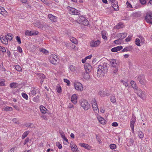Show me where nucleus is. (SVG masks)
I'll use <instances>...</instances> for the list:
<instances>
[{
    "mask_svg": "<svg viewBox=\"0 0 152 152\" xmlns=\"http://www.w3.org/2000/svg\"><path fill=\"white\" fill-rule=\"evenodd\" d=\"M108 66V64L106 62L98 66L97 72V76L98 77H101L103 76L104 73L107 71Z\"/></svg>",
    "mask_w": 152,
    "mask_h": 152,
    "instance_id": "1",
    "label": "nucleus"
},
{
    "mask_svg": "<svg viewBox=\"0 0 152 152\" xmlns=\"http://www.w3.org/2000/svg\"><path fill=\"white\" fill-rule=\"evenodd\" d=\"M80 104L85 110H87L90 108L91 106L88 102L85 99H81L80 101Z\"/></svg>",
    "mask_w": 152,
    "mask_h": 152,
    "instance_id": "2",
    "label": "nucleus"
},
{
    "mask_svg": "<svg viewBox=\"0 0 152 152\" xmlns=\"http://www.w3.org/2000/svg\"><path fill=\"white\" fill-rule=\"evenodd\" d=\"M77 22L80 24L87 26L89 24V22L86 18L83 16H79L77 20Z\"/></svg>",
    "mask_w": 152,
    "mask_h": 152,
    "instance_id": "3",
    "label": "nucleus"
},
{
    "mask_svg": "<svg viewBox=\"0 0 152 152\" xmlns=\"http://www.w3.org/2000/svg\"><path fill=\"white\" fill-rule=\"evenodd\" d=\"M50 62L53 64H56L58 63V58L56 55L54 54H52L49 58Z\"/></svg>",
    "mask_w": 152,
    "mask_h": 152,
    "instance_id": "4",
    "label": "nucleus"
},
{
    "mask_svg": "<svg viewBox=\"0 0 152 152\" xmlns=\"http://www.w3.org/2000/svg\"><path fill=\"white\" fill-rule=\"evenodd\" d=\"M145 20L148 23L152 24V12L146 13L145 18Z\"/></svg>",
    "mask_w": 152,
    "mask_h": 152,
    "instance_id": "5",
    "label": "nucleus"
},
{
    "mask_svg": "<svg viewBox=\"0 0 152 152\" xmlns=\"http://www.w3.org/2000/svg\"><path fill=\"white\" fill-rule=\"evenodd\" d=\"M75 87L76 89L78 91H82L83 90L82 84L78 82H75L74 84Z\"/></svg>",
    "mask_w": 152,
    "mask_h": 152,
    "instance_id": "6",
    "label": "nucleus"
},
{
    "mask_svg": "<svg viewBox=\"0 0 152 152\" xmlns=\"http://www.w3.org/2000/svg\"><path fill=\"white\" fill-rule=\"evenodd\" d=\"M137 79L141 84L143 85L145 84L146 81L145 79V76L143 75H139L137 78Z\"/></svg>",
    "mask_w": 152,
    "mask_h": 152,
    "instance_id": "7",
    "label": "nucleus"
},
{
    "mask_svg": "<svg viewBox=\"0 0 152 152\" xmlns=\"http://www.w3.org/2000/svg\"><path fill=\"white\" fill-rule=\"evenodd\" d=\"M39 33V32L37 31H29L27 30L25 32V34L26 35L32 36L37 35Z\"/></svg>",
    "mask_w": 152,
    "mask_h": 152,
    "instance_id": "8",
    "label": "nucleus"
},
{
    "mask_svg": "<svg viewBox=\"0 0 152 152\" xmlns=\"http://www.w3.org/2000/svg\"><path fill=\"white\" fill-rule=\"evenodd\" d=\"M68 9L70 14L78 15L79 14L78 11L73 8L69 7Z\"/></svg>",
    "mask_w": 152,
    "mask_h": 152,
    "instance_id": "9",
    "label": "nucleus"
},
{
    "mask_svg": "<svg viewBox=\"0 0 152 152\" xmlns=\"http://www.w3.org/2000/svg\"><path fill=\"white\" fill-rule=\"evenodd\" d=\"M84 68L86 72H90L92 69L91 66L89 63H86L84 65Z\"/></svg>",
    "mask_w": 152,
    "mask_h": 152,
    "instance_id": "10",
    "label": "nucleus"
},
{
    "mask_svg": "<svg viewBox=\"0 0 152 152\" xmlns=\"http://www.w3.org/2000/svg\"><path fill=\"white\" fill-rule=\"evenodd\" d=\"M118 61L115 59H111L110 61V62L111 66L113 67H116L118 65Z\"/></svg>",
    "mask_w": 152,
    "mask_h": 152,
    "instance_id": "11",
    "label": "nucleus"
},
{
    "mask_svg": "<svg viewBox=\"0 0 152 152\" xmlns=\"http://www.w3.org/2000/svg\"><path fill=\"white\" fill-rule=\"evenodd\" d=\"M111 4L113 7L115 11H118L119 10V7L118 5V3L117 1L113 0L111 2Z\"/></svg>",
    "mask_w": 152,
    "mask_h": 152,
    "instance_id": "12",
    "label": "nucleus"
},
{
    "mask_svg": "<svg viewBox=\"0 0 152 152\" xmlns=\"http://www.w3.org/2000/svg\"><path fill=\"white\" fill-rule=\"evenodd\" d=\"M100 42L99 40L94 41L91 42L90 45L92 47H96L98 46L100 44Z\"/></svg>",
    "mask_w": 152,
    "mask_h": 152,
    "instance_id": "13",
    "label": "nucleus"
},
{
    "mask_svg": "<svg viewBox=\"0 0 152 152\" xmlns=\"http://www.w3.org/2000/svg\"><path fill=\"white\" fill-rule=\"evenodd\" d=\"M123 48V47L121 46H118L115 47L111 49V51L112 52H115L120 51Z\"/></svg>",
    "mask_w": 152,
    "mask_h": 152,
    "instance_id": "14",
    "label": "nucleus"
},
{
    "mask_svg": "<svg viewBox=\"0 0 152 152\" xmlns=\"http://www.w3.org/2000/svg\"><path fill=\"white\" fill-rule=\"evenodd\" d=\"M0 39L1 42H2L3 44L6 45H7L8 44V40L6 38V37H5V36H3L2 37H1Z\"/></svg>",
    "mask_w": 152,
    "mask_h": 152,
    "instance_id": "15",
    "label": "nucleus"
},
{
    "mask_svg": "<svg viewBox=\"0 0 152 152\" xmlns=\"http://www.w3.org/2000/svg\"><path fill=\"white\" fill-rule=\"evenodd\" d=\"M127 33H120L118 34L117 37L121 40L126 37L127 36Z\"/></svg>",
    "mask_w": 152,
    "mask_h": 152,
    "instance_id": "16",
    "label": "nucleus"
},
{
    "mask_svg": "<svg viewBox=\"0 0 152 152\" xmlns=\"http://www.w3.org/2000/svg\"><path fill=\"white\" fill-rule=\"evenodd\" d=\"M48 18L53 22H56L57 20V17L51 14L48 15Z\"/></svg>",
    "mask_w": 152,
    "mask_h": 152,
    "instance_id": "17",
    "label": "nucleus"
},
{
    "mask_svg": "<svg viewBox=\"0 0 152 152\" xmlns=\"http://www.w3.org/2000/svg\"><path fill=\"white\" fill-rule=\"evenodd\" d=\"M79 145L81 147H83L89 150L91 148V147L90 145L86 143H80L79 144Z\"/></svg>",
    "mask_w": 152,
    "mask_h": 152,
    "instance_id": "18",
    "label": "nucleus"
},
{
    "mask_svg": "<svg viewBox=\"0 0 152 152\" xmlns=\"http://www.w3.org/2000/svg\"><path fill=\"white\" fill-rule=\"evenodd\" d=\"M77 96H72L71 101L74 104H76L77 102Z\"/></svg>",
    "mask_w": 152,
    "mask_h": 152,
    "instance_id": "19",
    "label": "nucleus"
},
{
    "mask_svg": "<svg viewBox=\"0 0 152 152\" xmlns=\"http://www.w3.org/2000/svg\"><path fill=\"white\" fill-rule=\"evenodd\" d=\"M0 13L3 15H6L7 14V12L3 7H0Z\"/></svg>",
    "mask_w": 152,
    "mask_h": 152,
    "instance_id": "20",
    "label": "nucleus"
},
{
    "mask_svg": "<svg viewBox=\"0 0 152 152\" xmlns=\"http://www.w3.org/2000/svg\"><path fill=\"white\" fill-rule=\"evenodd\" d=\"M134 92L137 95H140L141 94H145L139 88H137L134 90Z\"/></svg>",
    "mask_w": 152,
    "mask_h": 152,
    "instance_id": "21",
    "label": "nucleus"
},
{
    "mask_svg": "<svg viewBox=\"0 0 152 152\" xmlns=\"http://www.w3.org/2000/svg\"><path fill=\"white\" fill-rule=\"evenodd\" d=\"M40 109L42 113L45 114L48 111L47 109L44 106L41 105L40 106Z\"/></svg>",
    "mask_w": 152,
    "mask_h": 152,
    "instance_id": "22",
    "label": "nucleus"
},
{
    "mask_svg": "<svg viewBox=\"0 0 152 152\" xmlns=\"http://www.w3.org/2000/svg\"><path fill=\"white\" fill-rule=\"evenodd\" d=\"M71 143L72 142H71L70 143V147L71 150L73 151H76L77 149V147L74 144H72ZM72 143H73L72 142Z\"/></svg>",
    "mask_w": 152,
    "mask_h": 152,
    "instance_id": "23",
    "label": "nucleus"
},
{
    "mask_svg": "<svg viewBox=\"0 0 152 152\" xmlns=\"http://www.w3.org/2000/svg\"><path fill=\"white\" fill-rule=\"evenodd\" d=\"M10 87L13 88H17L19 84L17 83H10Z\"/></svg>",
    "mask_w": 152,
    "mask_h": 152,
    "instance_id": "24",
    "label": "nucleus"
},
{
    "mask_svg": "<svg viewBox=\"0 0 152 152\" xmlns=\"http://www.w3.org/2000/svg\"><path fill=\"white\" fill-rule=\"evenodd\" d=\"M92 106L93 110L95 113H97L99 112V109L97 104H92Z\"/></svg>",
    "mask_w": 152,
    "mask_h": 152,
    "instance_id": "25",
    "label": "nucleus"
},
{
    "mask_svg": "<svg viewBox=\"0 0 152 152\" xmlns=\"http://www.w3.org/2000/svg\"><path fill=\"white\" fill-rule=\"evenodd\" d=\"M34 25L35 26L39 28H41L42 27V23H41L40 22H37L34 23Z\"/></svg>",
    "mask_w": 152,
    "mask_h": 152,
    "instance_id": "26",
    "label": "nucleus"
},
{
    "mask_svg": "<svg viewBox=\"0 0 152 152\" xmlns=\"http://www.w3.org/2000/svg\"><path fill=\"white\" fill-rule=\"evenodd\" d=\"M89 72H86L84 73L83 77L86 79H89L90 78V76L88 73Z\"/></svg>",
    "mask_w": 152,
    "mask_h": 152,
    "instance_id": "27",
    "label": "nucleus"
},
{
    "mask_svg": "<svg viewBox=\"0 0 152 152\" xmlns=\"http://www.w3.org/2000/svg\"><path fill=\"white\" fill-rule=\"evenodd\" d=\"M41 52H42L45 54H47L48 53V52L44 48H41L40 49Z\"/></svg>",
    "mask_w": 152,
    "mask_h": 152,
    "instance_id": "28",
    "label": "nucleus"
},
{
    "mask_svg": "<svg viewBox=\"0 0 152 152\" xmlns=\"http://www.w3.org/2000/svg\"><path fill=\"white\" fill-rule=\"evenodd\" d=\"M131 84L132 87L135 90V89H136L137 88V87L136 86V84L135 82H134L133 80L131 81L130 82Z\"/></svg>",
    "mask_w": 152,
    "mask_h": 152,
    "instance_id": "29",
    "label": "nucleus"
},
{
    "mask_svg": "<svg viewBox=\"0 0 152 152\" xmlns=\"http://www.w3.org/2000/svg\"><path fill=\"white\" fill-rule=\"evenodd\" d=\"M42 30H45L46 29H48L49 27H50V26H48V25L46 24L45 23H42Z\"/></svg>",
    "mask_w": 152,
    "mask_h": 152,
    "instance_id": "30",
    "label": "nucleus"
},
{
    "mask_svg": "<svg viewBox=\"0 0 152 152\" xmlns=\"http://www.w3.org/2000/svg\"><path fill=\"white\" fill-rule=\"evenodd\" d=\"M70 39L71 42L75 44H77V40L75 38L73 37H70Z\"/></svg>",
    "mask_w": 152,
    "mask_h": 152,
    "instance_id": "31",
    "label": "nucleus"
},
{
    "mask_svg": "<svg viewBox=\"0 0 152 152\" xmlns=\"http://www.w3.org/2000/svg\"><path fill=\"white\" fill-rule=\"evenodd\" d=\"M134 119H135L134 121L132 120V121H131V122H130V127L131 128L132 131H134V124L135 121V118Z\"/></svg>",
    "mask_w": 152,
    "mask_h": 152,
    "instance_id": "32",
    "label": "nucleus"
},
{
    "mask_svg": "<svg viewBox=\"0 0 152 152\" xmlns=\"http://www.w3.org/2000/svg\"><path fill=\"white\" fill-rule=\"evenodd\" d=\"M7 39L11 41L12 39V34H8L7 36H5Z\"/></svg>",
    "mask_w": 152,
    "mask_h": 152,
    "instance_id": "33",
    "label": "nucleus"
},
{
    "mask_svg": "<svg viewBox=\"0 0 152 152\" xmlns=\"http://www.w3.org/2000/svg\"><path fill=\"white\" fill-rule=\"evenodd\" d=\"M29 133V131H26L24 132L22 136V138L23 139H24Z\"/></svg>",
    "mask_w": 152,
    "mask_h": 152,
    "instance_id": "34",
    "label": "nucleus"
},
{
    "mask_svg": "<svg viewBox=\"0 0 152 152\" xmlns=\"http://www.w3.org/2000/svg\"><path fill=\"white\" fill-rule=\"evenodd\" d=\"M25 126L27 127H28L30 126L31 128H33L34 126V125L32 123H27L25 124Z\"/></svg>",
    "mask_w": 152,
    "mask_h": 152,
    "instance_id": "35",
    "label": "nucleus"
},
{
    "mask_svg": "<svg viewBox=\"0 0 152 152\" xmlns=\"http://www.w3.org/2000/svg\"><path fill=\"white\" fill-rule=\"evenodd\" d=\"M106 32L104 31H103L102 32V37L103 39H107V37L106 36Z\"/></svg>",
    "mask_w": 152,
    "mask_h": 152,
    "instance_id": "36",
    "label": "nucleus"
},
{
    "mask_svg": "<svg viewBox=\"0 0 152 152\" xmlns=\"http://www.w3.org/2000/svg\"><path fill=\"white\" fill-rule=\"evenodd\" d=\"M69 69L72 72H74L76 69V67L73 65H71L69 66Z\"/></svg>",
    "mask_w": 152,
    "mask_h": 152,
    "instance_id": "37",
    "label": "nucleus"
},
{
    "mask_svg": "<svg viewBox=\"0 0 152 152\" xmlns=\"http://www.w3.org/2000/svg\"><path fill=\"white\" fill-rule=\"evenodd\" d=\"M15 69L18 72H20L21 71L22 69L21 67L18 65H16L15 66Z\"/></svg>",
    "mask_w": 152,
    "mask_h": 152,
    "instance_id": "38",
    "label": "nucleus"
},
{
    "mask_svg": "<svg viewBox=\"0 0 152 152\" xmlns=\"http://www.w3.org/2000/svg\"><path fill=\"white\" fill-rule=\"evenodd\" d=\"M61 137L64 141H66L67 142H68V140L65 137V134L63 132V133H61Z\"/></svg>",
    "mask_w": 152,
    "mask_h": 152,
    "instance_id": "39",
    "label": "nucleus"
},
{
    "mask_svg": "<svg viewBox=\"0 0 152 152\" xmlns=\"http://www.w3.org/2000/svg\"><path fill=\"white\" fill-rule=\"evenodd\" d=\"M98 119L101 124H106V121L103 118L101 117L100 119Z\"/></svg>",
    "mask_w": 152,
    "mask_h": 152,
    "instance_id": "40",
    "label": "nucleus"
},
{
    "mask_svg": "<svg viewBox=\"0 0 152 152\" xmlns=\"http://www.w3.org/2000/svg\"><path fill=\"white\" fill-rule=\"evenodd\" d=\"M110 99L112 102L115 103L116 101V99L114 96H112L110 97Z\"/></svg>",
    "mask_w": 152,
    "mask_h": 152,
    "instance_id": "41",
    "label": "nucleus"
},
{
    "mask_svg": "<svg viewBox=\"0 0 152 152\" xmlns=\"http://www.w3.org/2000/svg\"><path fill=\"white\" fill-rule=\"evenodd\" d=\"M125 51L126 52L127 51H129L132 50V48L131 46H129L128 47H126L125 48Z\"/></svg>",
    "mask_w": 152,
    "mask_h": 152,
    "instance_id": "42",
    "label": "nucleus"
},
{
    "mask_svg": "<svg viewBox=\"0 0 152 152\" xmlns=\"http://www.w3.org/2000/svg\"><path fill=\"white\" fill-rule=\"evenodd\" d=\"M134 142V141L133 138H131L130 139V140L129 141V143L130 146H132L133 145Z\"/></svg>",
    "mask_w": 152,
    "mask_h": 152,
    "instance_id": "43",
    "label": "nucleus"
},
{
    "mask_svg": "<svg viewBox=\"0 0 152 152\" xmlns=\"http://www.w3.org/2000/svg\"><path fill=\"white\" fill-rule=\"evenodd\" d=\"M138 135L139 137L141 139L144 136L143 133L141 131H139L138 132Z\"/></svg>",
    "mask_w": 152,
    "mask_h": 152,
    "instance_id": "44",
    "label": "nucleus"
},
{
    "mask_svg": "<svg viewBox=\"0 0 152 152\" xmlns=\"http://www.w3.org/2000/svg\"><path fill=\"white\" fill-rule=\"evenodd\" d=\"M123 26V24L118 23L117 25L115 26V28L118 29H119L120 28H122Z\"/></svg>",
    "mask_w": 152,
    "mask_h": 152,
    "instance_id": "45",
    "label": "nucleus"
},
{
    "mask_svg": "<svg viewBox=\"0 0 152 152\" xmlns=\"http://www.w3.org/2000/svg\"><path fill=\"white\" fill-rule=\"evenodd\" d=\"M110 148L111 149L113 150L115 149L116 145L115 144H111L110 145Z\"/></svg>",
    "mask_w": 152,
    "mask_h": 152,
    "instance_id": "46",
    "label": "nucleus"
},
{
    "mask_svg": "<svg viewBox=\"0 0 152 152\" xmlns=\"http://www.w3.org/2000/svg\"><path fill=\"white\" fill-rule=\"evenodd\" d=\"M140 39H139L137 38L136 39L135 41V43L138 46H140Z\"/></svg>",
    "mask_w": 152,
    "mask_h": 152,
    "instance_id": "47",
    "label": "nucleus"
},
{
    "mask_svg": "<svg viewBox=\"0 0 152 152\" xmlns=\"http://www.w3.org/2000/svg\"><path fill=\"white\" fill-rule=\"evenodd\" d=\"M121 40L119 39L114 41V43L116 44H121Z\"/></svg>",
    "mask_w": 152,
    "mask_h": 152,
    "instance_id": "48",
    "label": "nucleus"
},
{
    "mask_svg": "<svg viewBox=\"0 0 152 152\" xmlns=\"http://www.w3.org/2000/svg\"><path fill=\"white\" fill-rule=\"evenodd\" d=\"M56 146L58 147V148L61 149L62 148V146L60 143L58 142H57L56 143Z\"/></svg>",
    "mask_w": 152,
    "mask_h": 152,
    "instance_id": "49",
    "label": "nucleus"
},
{
    "mask_svg": "<svg viewBox=\"0 0 152 152\" xmlns=\"http://www.w3.org/2000/svg\"><path fill=\"white\" fill-rule=\"evenodd\" d=\"M125 86L127 87L128 86V84L127 82L123 80H121L120 81Z\"/></svg>",
    "mask_w": 152,
    "mask_h": 152,
    "instance_id": "50",
    "label": "nucleus"
},
{
    "mask_svg": "<svg viewBox=\"0 0 152 152\" xmlns=\"http://www.w3.org/2000/svg\"><path fill=\"white\" fill-rule=\"evenodd\" d=\"M0 70L2 71H5L6 69L3 66V63H1V65L0 66Z\"/></svg>",
    "mask_w": 152,
    "mask_h": 152,
    "instance_id": "51",
    "label": "nucleus"
},
{
    "mask_svg": "<svg viewBox=\"0 0 152 152\" xmlns=\"http://www.w3.org/2000/svg\"><path fill=\"white\" fill-rule=\"evenodd\" d=\"M4 110L6 111L12 110V108L11 107H6L4 108Z\"/></svg>",
    "mask_w": 152,
    "mask_h": 152,
    "instance_id": "52",
    "label": "nucleus"
},
{
    "mask_svg": "<svg viewBox=\"0 0 152 152\" xmlns=\"http://www.w3.org/2000/svg\"><path fill=\"white\" fill-rule=\"evenodd\" d=\"M64 81L67 83V85L68 86H69L70 84V82L69 80L66 79H64Z\"/></svg>",
    "mask_w": 152,
    "mask_h": 152,
    "instance_id": "53",
    "label": "nucleus"
},
{
    "mask_svg": "<svg viewBox=\"0 0 152 152\" xmlns=\"http://www.w3.org/2000/svg\"><path fill=\"white\" fill-rule=\"evenodd\" d=\"M0 50L3 52H5L6 50L5 48L4 47H0Z\"/></svg>",
    "mask_w": 152,
    "mask_h": 152,
    "instance_id": "54",
    "label": "nucleus"
},
{
    "mask_svg": "<svg viewBox=\"0 0 152 152\" xmlns=\"http://www.w3.org/2000/svg\"><path fill=\"white\" fill-rule=\"evenodd\" d=\"M16 39L19 44L21 43V41L20 37H19L17 36L16 37Z\"/></svg>",
    "mask_w": 152,
    "mask_h": 152,
    "instance_id": "55",
    "label": "nucleus"
},
{
    "mask_svg": "<svg viewBox=\"0 0 152 152\" xmlns=\"http://www.w3.org/2000/svg\"><path fill=\"white\" fill-rule=\"evenodd\" d=\"M68 46H67V47H69V46L71 48H74L75 47V46L72 43H69L68 44Z\"/></svg>",
    "mask_w": 152,
    "mask_h": 152,
    "instance_id": "56",
    "label": "nucleus"
},
{
    "mask_svg": "<svg viewBox=\"0 0 152 152\" xmlns=\"http://www.w3.org/2000/svg\"><path fill=\"white\" fill-rule=\"evenodd\" d=\"M39 96H37L36 97L34 98L33 100L35 102H37L39 100Z\"/></svg>",
    "mask_w": 152,
    "mask_h": 152,
    "instance_id": "57",
    "label": "nucleus"
},
{
    "mask_svg": "<svg viewBox=\"0 0 152 152\" xmlns=\"http://www.w3.org/2000/svg\"><path fill=\"white\" fill-rule=\"evenodd\" d=\"M29 141V139L28 137H27L24 141V144L25 145L26 144L27 142H28Z\"/></svg>",
    "mask_w": 152,
    "mask_h": 152,
    "instance_id": "58",
    "label": "nucleus"
},
{
    "mask_svg": "<svg viewBox=\"0 0 152 152\" xmlns=\"http://www.w3.org/2000/svg\"><path fill=\"white\" fill-rule=\"evenodd\" d=\"M17 49L18 51L20 53H21L22 52V50L20 46H18L17 47Z\"/></svg>",
    "mask_w": 152,
    "mask_h": 152,
    "instance_id": "59",
    "label": "nucleus"
},
{
    "mask_svg": "<svg viewBox=\"0 0 152 152\" xmlns=\"http://www.w3.org/2000/svg\"><path fill=\"white\" fill-rule=\"evenodd\" d=\"M12 121L14 123L18 124L19 122L18 121V119L16 118H14L12 120Z\"/></svg>",
    "mask_w": 152,
    "mask_h": 152,
    "instance_id": "60",
    "label": "nucleus"
},
{
    "mask_svg": "<svg viewBox=\"0 0 152 152\" xmlns=\"http://www.w3.org/2000/svg\"><path fill=\"white\" fill-rule=\"evenodd\" d=\"M57 91L58 93H60L61 92V88L60 86H57Z\"/></svg>",
    "mask_w": 152,
    "mask_h": 152,
    "instance_id": "61",
    "label": "nucleus"
},
{
    "mask_svg": "<svg viewBox=\"0 0 152 152\" xmlns=\"http://www.w3.org/2000/svg\"><path fill=\"white\" fill-rule=\"evenodd\" d=\"M91 102H92V104H97L96 100L95 99V98L93 99L91 101Z\"/></svg>",
    "mask_w": 152,
    "mask_h": 152,
    "instance_id": "62",
    "label": "nucleus"
},
{
    "mask_svg": "<svg viewBox=\"0 0 152 152\" xmlns=\"http://www.w3.org/2000/svg\"><path fill=\"white\" fill-rule=\"evenodd\" d=\"M118 125V124L116 122H113L112 124V126H113L116 127Z\"/></svg>",
    "mask_w": 152,
    "mask_h": 152,
    "instance_id": "63",
    "label": "nucleus"
},
{
    "mask_svg": "<svg viewBox=\"0 0 152 152\" xmlns=\"http://www.w3.org/2000/svg\"><path fill=\"white\" fill-rule=\"evenodd\" d=\"M100 111L102 113H104V112L105 110L104 107H101L100 108Z\"/></svg>",
    "mask_w": 152,
    "mask_h": 152,
    "instance_id": "64",
    "label": "nucleus"
}]
</instances>
